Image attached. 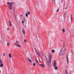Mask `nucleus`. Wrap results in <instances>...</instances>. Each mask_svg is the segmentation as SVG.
Listing matches in <instances>:
<instances>
[{
  "label": "nucleus",
  "mask_w": 74,
  "mask_h": 74,
  "mask_svg": "<svg viewBox=\"0 0 74 74\" xmlns=\"http://www.w3.org/2000/svg\"><path fill=\"white\" fill-rule=\"evenodd\" d=\"M46 59V62L48 67H50V63H51V60L52 59V55L51 54H49V61L48 58L47 57L45 56Z\"/></svg>",
  "instance_id": "obj_1"
},
{
  "label": "nucleus",
  "mask_w": 74,
  "mask_h": 74,
  "mask_svg": "<svg viewBox=\"0 0 74 74\" xmlns=\"http://www.w3.org/2000/svg\"><path fill=\"white\" fill-rule=\"evenodd\" d=\"M13 4L14 3L12 2L10 3L9 2H8L7 3V4L9 5L8 7L9 9L11 11L12 9V5H13Z\"/></svg>",
  "instance_id": "obj_2"
},
{
  "label": "nucleus",
  "mask_w": 74,
  "mask_h": 74,
  "mask_svg": "<svg viewBox=\"0 0 74 74\" xmlns=\"http://www.w3.org/2000/svg\"><path fill=\"white\" fill-rule=\"evenodd\" d=\"M64 51H66V49H64V47H63L60 51V55L63 56L64 54L65 53V52Z\"/></svg>",
  "instance_id": "obj_3"
},
{
  "label": "nucleus",
  "mask_w": 74,
  "mask_h": 74,
  "mask_svg": "<svg viewBox=\"0 0 74 74\" xmlns=\"http://www.w3.org/2000/svg\"><path fill=\"white\" fill-rule=\"evenodd\" d=\"M56 60H54V62L53 63V66L55 68V70H58V67L56 66Z\"/></svg>",
  "instance_id": "obj_4"
},
{
  "label": "nucleus",
  "mask_w": 74,
  "mask_h": 74,
  "mask_svg": "<svg viewBox=\"0 0 74 74\" xmlns=\"http://www.w3.org/2000/svg\"><path fill=\"white\" fill-rule=\"evenodd\" d=\"M14 44L15 45H16V46H17L18 47H21V46L20 45H18L16 43H14Z\"/></svg>",
  "instance_id": "obj_5"
},
{
  "label": "nucleus",
  "mask_w": 74,
  "mask_h": 74,
  "mask_svg": "<svg viewBox=\"0 0 74 74\" xmlns=\"http://www.w3.org/2000/svg\"><path fill=\"white\" fill-rule=\"evenodd\" d=\"M9 25L10 26H12V25L11 24V21L10 20H9Z\"/></svg>",
  "instance_id": "obj_6"
},
{
  "label": "nucleus",
  "mask_w": 74,
  "mask_h": 74,
  "mask_svg": "<svg viewBox=\"0 0 74 74\" xmlns=\"http://www.w3.org/2000/svg\"><path fill=\"white\" fill-rule=\"evenodd\" d=\"M66 56L67 62H69V58H68V55H67Z\"/></svg>",
  "instance_id": "obj_7"
},
{
  "label": "nucleus",
  "mask_w": 74,
  "mask_h": 74,
  "mask_svg": "<svg viewBox=\"0 0 74 74\" xmlns=\"http://www.w3.org/2000/svg\"><path fill=\"white\" fill-rule=\"evenodd\" d=\"M23 34H26V33L25 32V31L24 29H23Z\"/></svg>",
  "instance_id": "obj_8"
},
{
  "label": "nucleus",
  "mask_w": 74,
  "mask_h": 74,
  "mask_svg": "<svg viewBox=\"0 0 74 74\" xmlns=\"http://www.w3.org/2000/svg\"><path fill=\"white\" fill-rule=\"evenodd\" d=\"M40 65L41 67H45V65L44 64H40Z\"/></svg>",
  "instance_id": "obj_9"
},
{
  "label": "nucleus",
  "mask_w": 74,
  "mask_h": 74,
  "mask_svg": "<svg viewBox=\"0 0 74 74\" xmlns=\"http://www.w3.org/2000/svg\"><path fill=\"white\" fill-rule=\"evenodd\" d=\"M65 72L66 74H68V72H67V70L65 69Z\"/></svg>",
  "instance_id": "obj_10"
},
{
  "label": "nucleus",
  "mask_w": 74,
  "mask_h": 74,
  "mask_svg": "<svg viewBox=\"0 0 74 74\" xmlns=\"http://www.w3.org/2000/svg\"><path fill=\"white\" fill-rule=\"evenodd\" d=\"M27 59H28V60L29 62H30V63H32V61L31 60H30V59L29 58H27Z\"/></svg>",
  "instance_id": "obj_11"
},
{
  "label": "nucleus",
  "mask_w": 74,
  "mask_h": 74,
  "mask_svg": "<svg viewBox=\"0 0 74 74\" xmlns=\"http://www.w3.org/2000/svg\"><path fill=\"white\" fill-rule=\"evenodd\" d=\"M0 66L1 67H3V63H1Z\"/></svg>",
  "instance_id": "obj_12"
},
{
  "label": "nucleus",
  "mask_w": 74,
  "mask_h": 74,
  "mask_svg": "<svg viewBox=\"0 0 74 74\" xmlns=\"http://www.w3.org/2000/svg\"><path fill=\"white\" fill-rule=\"evenodd\" d=\"M9 56L10 58H12V57L11 56V53L9 54Z\"/></svg>",
  "instance_id": "obj_13"
},
{
  "label": "nucleus",
  "mask_w": 74,
  "mask_h": 74,
  "mask_svg": "<svg viewBox=\"0 0 74 74\" xmlns=\"http://www.w3.org/2000/svg\"><path fill=\"white\" fill-rule=\"evenodd\" d=\"M71 21L72 22L73 20V17H72V15H71Z\"/></svg>",
  "instance_id": "obj_14"
},
{
  "label": "nucleus",
  "mask_w": 74,
  "mask_h": 74,
  "mask_svg": "<svg viewBox=\"0 0 74 74\" xmlns=\"http://www.w3.org/2000/svg\"><path fill=\"white\" fill-rule=\"evenodd\" d=\"M65 32V29H62V32L64 33Z\"/></svg>",
  "instance_id": "obj_15"
},
{
  "label": "nucleus",
  "mask_w": 74,
  "mask_h": 74,
  "mask_svg": "<svg viewBox=\"0 0 74 74\" xmlns=\"http://www.w3.org/2000/svg\"><path fill=\"white\" fill-rule=\"evenodd\" d=\"M14 17H15V21H16V15H14Z\"/></svg>",
  "instance_id": "obj_16"
},
{
  "label": "nucleus",
  "mask_w": 74,
  "mask_h": 74,
  "mask_svg": "<svg viewBox=\"0 0 74 74\" xmlns=\"http://www.w3.org/2000/svg\"><path fill=\"white\" fill-rule=\"evenodd\" d=\"M25 16L26 17H27L28 16V14H27V13H26L25 14Z\"/></svg>",
  "instance_id": "obj_17"
},
{
  "label": "nucleus",
  "mask_w": 74,
  "mask_h": 74,
  "mask_svg": "<svg viewBox=\"0 0 74 74\" xmlns=\"http://www.w3.org/2000/svg\"><path fill=\"white\" fill-rule=\"evenodd\" d=\"M51 52L52 53H54L55 52V50H52L51 51Z\"/></svg>",
  "instance_id": "obj_18"
},
{
  "label": "nucleus",
  "mask_w": 74,
  "mask_h": 74,
  "mask_svg": "<svg viewBox=\"0 0 74 74\" xmlns=\"http://www.w3.org/2000/svg\"><path fill=\"white\" fill-rule=\"evenodd\" d=\"M61 1L62 2H63V1H64V5H65V1H64V0H61Z\"/></svg>",
  "instance_id": "obj_19"
},
{
  "label": "nucleus",
  "mask_w": 74,
  "mask_h": 74,
  "mask_svg": "<svg viewBox=\"0 0 74 74\" xmlns=\"http://www.w3.org/2000/svg\"><path fill=\"white\" fill-rule=\"evenodd\" d=\"M37 55L40 56V53H38V52L37 53Z\"/></svg>",
  "instance_id": "obj_20"
},
{
  "label": "nucleus",
  "mask_w": 74,
  "mask_h": 74,
  "mask_svg": "<svg viewBox=\"0 0 74 74\" xmlns=\"http://www.w3.org/2000/svg\"><path fill=\"white\" fill-rule=\"evenodd\" d=\"M13 14H14V15H16L15 14V11H14Z\"/></svg>",
  "instance_id": "obj_21"
},
{
  "label": "nucleus",
  "mask_w": 74,
  "mask_h": 74,
  "mask_svg": "<svg viewBox=\"0 0 74 74\" xmlns=\"http://www.w3.org/2000/svg\"><path fill=\"white\" fill-rule=\"evenodd\" d=\"M27 14H29V15H30V12H28Z\"/></svg>",
  "instance_id": "obj_22"
},
{
  "label": "nucleus",
  "mask_w": 74,
  "mask_h": 74,
  "mask_svg": "<svg viewBox=\"0 0 74 74\" xmlns=\"http://www.w3.org/2000/svg\"><path fill=\"white\" fill-rule=\"evenodd\" d=\"M2 62V60H1V59H0V64Z\"/></svg>",
  "instance_id": "obj_23"
},
{
  "label": "nucleus",
  "mask_w": 74,
  "mask_h": 74,
  "mask_svg": "<svg viewBox=\"0 0 74 74\" xmlns=\"http://www.w3.org/2000/svg\"><path fill=\"white\" fill-rule=\"evenodd\" d=\"M16 43H17V44H19V42H18V41H16Z\"/></svg>",
  "instance_id": "obj_24"
},
{
  "label": "nucleus",
  "mask_w": 74,
  "mask_h": 74,
  "mask_svg": "<svg viewBox=\"0 0 74 74\" xmlns=\"http://www.w3.org/2000/svg\"><path fill=\"white\" fill-rule=\"evenodd\" d=\"M59 11V8L56 11V12H58Z\"/></svg>",
  "instance_id": "obj_25"
},
{
  "label": "nucleus",
  "mask_w": 74,
  "mask_h": 74,
  "mask_svg": "<svg viewBox=\"0 0 74 74\" xmlns=\"http://www.w3.org/2000/svg\"><path fill=\"white\" fill-rule=\"evenodd\" d=\"M33 65L34 66H36V64L35 63H33Z\"/></svg>",
  "instance_id": "obj_26"
},
{
  "label": "nucleus",
  "mask_w": 74,
  "mask_h": 74,
  "mask_svg": "<svg viewBox=\"0 0 74 74\" xmlns=\"http://www.w3.org/2000/svg\"><path fill=\"white\" fill-rule=\"evenodd\" d=\"M66 13H64V18H65V16H66Z\"/></svg>",
  "instance_id": "obj_27"
},
{
  "label": "nucleus",
  "mask_w": 74,
  "mask_h": 74,
  "mask_svg": "<svg viewBox=\"0 0 74 74\" xmlns=\"http://www.w3.org/2000/svg\"><path fill=\"white\" fill-rule=\"evenodd\" d=\"M36 62H37L38 63H39L38 61L37 60V59H36Z\"/></svg>",
  "instance_id": "obj_28"
},
{
  "label": "nucleus",
  "mask_w": 74,
  "mask_h": 74,
  "mask_svg": "<svg viewBox=\"0 0 74 74\" xmlns=\"http://www.w3.org/2000/svg\"><path fill=\"white\" fill-rule=\"evenodd\" d=\"M24 42H26V40L25 39L24 40Z\"/></svg>",
  "instance_id": "obj_29"
},
{
  "label": "nucleus",
  "mask_w": 74,
  "mask_h": 74,
  "mask_svg": "<svg viewBox=\"0 0 74 74\" xmlns=\"http://www.w3.org/2000/svg\"><path fill=\"white\" fill-rule=\"evenodd\" d=\"M7 46H9V43H8L7 44Z\"/></svg>",
  "instance_id": "obj_30"
},
{
  "label": "nucleus",
  "mask_w": 74,
  "mask_h": 74,
  "mask_svg": "<svg viewBox=\"0 0 74 74\" xmlns=\"http://www.w3.org/2000/svg\"><path fill=\"white\" fill-rule=\"evenodd\" d=\"M23 19H24V21H25V18L24 17L23 18Z\"/></svg>",
  "instance_id": "obj_31"
},
{
  "label": "nucleus",
  "mask_w": 74,
  "mask_h": 74,
  "mask_svg": "<svg viewBox=\"0 0 74 74\" xmlns=\"http://www.w3.org/2000/svg\"><path fill=\"white\" fill-rule=\"evenodd\" d=\"M22 23H24V21H22Z\"/></svg>",
  "instance_id": "obj_32"
},
{
  "label": "nucleus",
  "mask_w": 74,
  "mask_h": 74,
  "mask_svg": "<svg viewBox=\"0 0 74 74\" xmlns=\"http://www.w3.org/2000/svg\"><path fill=\"white\" fill-rule=\"evenodd\" d=\"M3 55L4 56H5V53H3Z\"/></svg>",
  "instance_id": "obj_33"
},
{
  "label": "nucleus",
  "mask_w": 74,
  "mask_h": 74,
  "mask_svg": "<svg viewBox=\"0 0 74 74\" xmlns=\"http://www.w3.org/2000/svg\"><path fill=\"white\" fill-rule=\"evenodd\" d=\"M42 56L43 57H44V55L43 54H42Z\"/></svg>",
  "instance_id": "obj_34"
},
{
  "label": "nucleus",
  "mask_w": 74,
  "mask_h": 74,
  "mask_svg": "<svg viewBox=\"0 0 74 74\" xmlns=\"http://www.w3.org/2000/svg\"><path fill=\"white\" fill-rule=\"evenodd\" d=\"M20 16H21L22 17L23 16V15H20Z\"/></svg>",
  "instance_id": "obj_35"
},
{
  "label": "nucleus",
  "mask_w": 74,
  "mask_h": 74,
  "mask_svg": "<svg viewBox=\"0 0 74 74\" xmlns=\"http://www.w3.org/2000/svg\"><path fill=\"white\" fill-rule=\"evenodd\" d=\"M1 41L0 40V44H1Z\"/></svg>",
  "instance_id": "obj_36"
},
{
  "label": "nucleus",
  "mask_w": 74,
  "mask_h": 74,
  "mask_svg": "<svg viewBox=\"0 0 74 74\" xmlns=\"http://www.w3.org/2000/svg\"><path fill=\"white\" fill-rule=\"evenodd\" d=\"M7 30H9V28H7Z\"/></svg>",
  "instance_id": "obj_37"
},
{
  "label": "nucleus",
  "mask_w": 74,
  "mask_h": 74,
  "mask_svg": "<svg viewBox=\"0 0 74 74\" xmlns=\"http://www.w3.org/2000/svg\"><path fill=\"white\" fill-rule=\"evenodd\" d=\"M67 8V7H66L65 9V10H66Z\"/></svg>",
  "instance_id": "obj_38"
},
{
  "label": "nucleus",
  "mask_w": 74,
  "mask_h": 74,
  "mask_svg": "<svg viewBox=\"0 0 74 74\" xmlns=\"http://www.w3.org/2000/svg\"><path fill=\"white\" fill-rule=\"evenodd\" d=\"M65 47V45H64V47H63V48H64V47Z\"/></svg>",
  "instance_id": "obj_39"
},
{
  "label": "nucleus",
  "mask_w": 74,
  "mask_h": 74,
  "mask_svg": "<svg viewBox=\"0 0 74 74\" xmlns=\"http://www.w3.org/2000/svg\"><path fill=\"white\" fill-rule=\"evenodd\" d=\"M42 62H43V60H42Z\"/></svg>",
  "instance_id": "obj_40"
},
{
  "label": "nucleus",
  "mask_w": 74,
  "mask_h": 74,
  "mask_svg": "<svg viewBox=\"0 0 74 74\" xmlns=\"http://www.w3.org/2000/svg\"><path fill=\"white\" fill-rule=\"evenodd\" d=\"M70 45H71V44L70 43V44H69Z\"/></svg>",
  "instance_id": "obj_41"
},
{
  "label": "nucleus",
  "mask_w": 74,
  "mask_h": 74,
  "mask_svg": "<svg viewBox=\"0 0 74 74\" xmlns=\"http://www.w3.org/2000/svg\"><path fill=\"white\" fill-rule=\"evenodd\" d=\"M0 73H1V71H0Z\"/></svg>",
  "instance_id": "obj_42"
},
{
  "label": "nucleus",
  "mask_w": 74,
  "mask_h": 74,
  "mask_svg": "<svg viewBox=\"0 0 74 74\" xmlns=\"http://www.w3.org/2000/svg\"><path fill=\"white\" fill-rule=\"evenodd\" d=\"M20 4H21V3H20Z\"/></svg>",
  "instance_id": "obj_43"
}]
</instances>
